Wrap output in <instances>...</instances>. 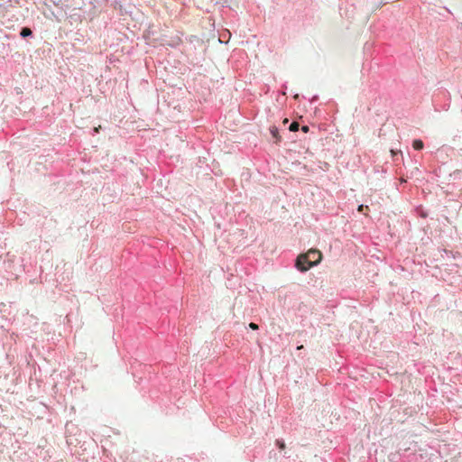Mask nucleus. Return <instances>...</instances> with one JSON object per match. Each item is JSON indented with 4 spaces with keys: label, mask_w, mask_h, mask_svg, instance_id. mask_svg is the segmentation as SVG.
<instances>
[{
    "label": "nucleus",
    "mask_w": 462,
    "mask_h": 462,
    "mask_svg": "<svg viewBox=\"0 0 462 462\" xmlns=\"http://www.w3.org/2000/svg\"><path fill=\"white\" fill-rule=\"evenodd\" d=\"M296 267L300 272H306L311 268L310 261L305 254H300L296 259Z\"/></svg>",
    "instance_id": "nucleus-1"
},
{
    "label": "nucleus",
    "mask_w": 462,
    "mask_h": 462,
    "mask_svg": "<svg viewBox=\"0 0 462 462\" xmlns=\"http://www.w3.org/2000/svg\"><path fill=\"white\" fill-rule=\"evenodd\" d=\"M305 254L310 261L311 267L318 264L322 259V254L320 251L316 249H310Z\"/></svg>",
    "instance_id": "nucleus-2"
},
{
    "label": "nucleus",
    "mask_w": 462,
    "mask_h": 462,
    "mask_svg": "<svg viewBox=\"0 0 462 462\" xmlns=\"http://www.w3.org/2000/svg\"><path fill=\"white\" fill-rule=\"evenodd\" d=\"M270 133L273 138L275 140V143H279L281 141V136L279 134V130L276 126L273 125L270 127Z\"/></svg>",
    "instance_id": "nucleus-3"
},
{
    "label": "nucleus",
    "mask_w": 462,
    "mask_h": 462,
    "mask_svg": "<svg viewBox=\"0 0 462 462\" xmlns=\"http://www.w3.org/2000/svg\"><path fill=\"white\" fill-rule=\"evenodd\" d=\"M423 142L420 139H416L413 141L412 143V147L415 149V150H421L423 149Z\"/></svg>",
    "instance_id": "nucleus-4"
},
{
    "label": "nucleus",
    "mask_w": 462,
    "mask_h": 462,
    "mask_svg": "<svg viewBox=\"0 0 462 462\" xmlns=\"http://www.w3.org/2000/svg\"><path fill=\"white\" fill-rule=\"evenodd\" d=\"M20 34H21L22 37L30 36L32 34V30L30 28L24 27V28L22 29Z\"/></svg>",
    "instance_id": "nucleus-5"
},
{
    "label": "nucleus",
    "mask_w": 462,
    "mask_h": 462,
    "mask_svg": "<svg viewBox=\"0 0 462 462\" xmlns=\"http://www.w3.org/2000/svg\"><path fill=\"white\" fill-rule=\"evenodd\" d=\"M300 125L298 122H292L289 127V130L291 132H296L299 130Z\"/></svg>",
    "instance_id": "nucleus-6"
},
{
    "label": "nucleus",
    "mask_w": 462,
    "mask_h": 462,
    "mask_svg": "<svg viewBox=\"0 0 462 462\" xmlns=\"http://www.w3.org/2000/svg\"><path fill=\"white\" fill-rule=\"evenodd\" d=\"M276 445L281 448V449H284L285 448V444L283 441L282 440H279L277 439L276 440Z\"/></svg>",
    "instance_id": "nucleus-7"
},
{
    "label": "nucleus",
    "mask_w": 462,
    "mask_h": 462,
    "mask_svg": "<svg viewBox=\"0 0 462 462\" xmlns=\"http://www.w3.org/2000/svg\"><path fill=\"white\" fill-rule=\"evenodd\" d=\"M249 328H252V329H254V330H256V329H258V325H257V324H255V323H254V322H251V323L249 324Z\"/></svg>",
    "instance_id": "nucleus-8"
},
{
    "label": "nucleus",
    "mask_w": 462,
    "mask_h": 462,
    "mask_svg": "<svg viewBox=\"0 0 462 462\" xmlns=\"http://www.w3.org/2000/svg\"><path fill=\"white\" fill-rule=\"evenodd\" d=\"M364 208H368L367 206L360 205L357 208L358 212H363Z\"/></svg>",
    "instance_id": "nucleus-9"
},
{
    "label": "nucleus",
    "mask_w": 462,
    "mask_h": 462,
    "mask_svg": "<svg viewBox=\"0 0 462 462\" xmlns=\"http://www.w3.org/2000/svg\"><path fill=\"white\" fill-rule=\"evenodd\" d=\"M310 130L309 126L308 125H303L301 127V131L304 132V133H308Z\"/></svg>",
    "instance_id": "nucleus-10"
},
{
    "label": "nucleus",
    "mask_w": 462,
    "mask_h": 462,
    "mask_svg": "<svg viewBox=\"0 0 462 462\" xmlns=\"http://www.w3.org/2000/svg\"><path fill=\"white\" fill-rule=\"evenodd\" d=\"M287 123H288V119H287V118H285V119L283 120V124L285 125V124H287Z\"/></svg>",
    "instance_id": "nucleus-11"
}]
</instances>
